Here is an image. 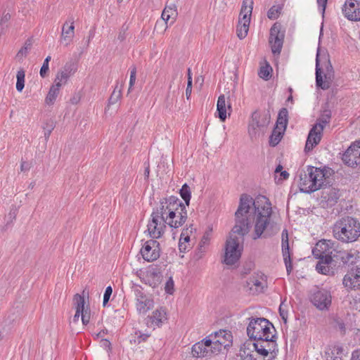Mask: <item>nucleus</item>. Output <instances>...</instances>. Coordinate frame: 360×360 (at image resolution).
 <instances>
[{
  "mask_svg": "<svg viewBox=\"0 0 360 360\" xmlns=\"http://www.w3.org/2000/svg\"><path fill=\"white\" fill-rule=\"evenodd\" d=\"M271 204L264 195L253 199L247 194H242L238 207L235 213V225L226 240L224 262L228 265L235 264L241 256L243 236L254 226L253 239L260 238L271 224Z\"/></svg>",
  "mask_w": 360,
  "mask_h": 360,
  "instance_id": "nucleus-1",
  "label": "nucleus"
},
{
  "mask_svg": "<svg viewBox=\"0 0 360 360\" xmlns=\"http://www.w3.org/2000/svg\"><path fill=\"white\" fill-rule=\"evenodd\" d=\"M159 209L162 213V221L171 228L181 226L188 217L186 205L175 196L162 200Z\"/></svg>",
  "mask_w": 360,
  "mask_h": 360,
  "instance_id": "nucleus-2",
  "label": "nucleus"
},
{
  "mask_svg": "<svg viewBox=\"0 0 360 360\" xmlns=\"http://www.w3.org/2000/svg\"><path fill=\"white\" fill-rule=\"evenodd\" d=\"M333 235L342 243L355 242L360 237V221L352 217H342L333 225Z\"/></svg>",
  "mask_w": 360,
  "mask_h": 360,
  "instance_id": "nucleus-3",
  "label": "nucleus"
},
{
  "mask_svg": "<svg viewBox=\"0 0 360 360\" xmlns=\"http://www.w3.org/2000/svg\"><path fill=\"white\" fill-rule=\"evenodd\" d=\"M276 330L273 324L264 318H252L247 327V334L253 340L262 338H275Z\"/></svg>",
  "mask_w": 360,
  "mask_h": 360,
  "instance_id": "nucleus-4",
  "label": "nucleus"
},
{
  "mask_svg": "<svg viewBox=\"0 0 360 360\" xmlns=\"http://www.w3.org/2000/svg\"><path fill=\"white\" fill-rule=\"evenodd\" d=\"M319 52L317 51L316 58V86L323 90L328 89L334 79L333 68L328 58L320 63Z\"/></svg>",
  "mask_w": 360,
  "mask_h": 360,
  "instance_id": "nucleus-5",
  "label": "nucleus"
},
{
  "mask_svg": "<svg viewBox=\"0 0 360 360\" xmlns=\"http://www.w3.org/2000/svg\"><path fill=\"white\" fill-rule=\"evenodd\" d=\"M253 0H243L240 12L238 23L236 28L237 36L244 39L248 32L250 17L253 9Z\"/></svg>",
  "mask_w": 360,
  "mask_h": 360,
  "instance_id": "nucleus-6",
  "label": "nucleus"
},
{
  "mask_svg": "<svg viewBox=\"0 0 360 360\" xmlns=\"http://www.w3.org/2000/svg\"><path fill=\"white\" fill-rule=\"evenodd\" d=\"M276 338V337L275 338H269L266 336L262 338V339L255 340V342L252 344V347L264 359L268 357L266 360H270L275 356L276 352L278 351Z\"/></svg>",
  "mask_w": 360,
  "mask_h": 360,
  "instance_id": "nucleus-7",
  "label": "nucleus"
},
{
  "mask_svg": "<svg viewBox=\"0 0 360 360\" xmlns=\"http://www.w3.org/2000/svg\"><path fill=\"white\" fill-rule=\"evenodd\" d=\"M270 122V116L267 113L255 111L252 115L248 125V133L252 139L262 133Z\"/></svg>",
  "mask_w": 360,
  "mask_h": 360,
  "instance_id": "nucleus-8",
  "label": "nucleus"
},
{
  "mask_svg": "<svg viewBox=\"0 0 360 360\" xmlns=\"http://www.w3.org/2000/svg\"><path fill=\"white\" fill-rule=\"evenodd\" d=\"M212 340L213 349L217 353H219L222 349H226L232 345L233 336L229 330H220L208 335Z\"/></svg>",
  "mask_w": 360,
  "mask_h": 360,
  "instance_id": "nucleus-9",
  "label": "nucleus"
},
{
  "mask_svg": "<svg viewBox=\"0 0 360 360\" xmlns=\"http://www.w3.org/2000/svg\"><path fill=\"white\" fill-rule=\"evenodd\" d=\"M161 212L158 208L155 211H154L151 214V219L149 221L148 224V232L151 238H160L166 228V224L163 221H162V215Z\"/></svg>",
  "mask_w": 360,
  "mask_h": 360,
  "instance_id": "nucleus-10",
  "label": "nucleus"
},
{
  "mask_svg": "<svg viewBox=\"0 0 360 360\" xmlns=\"http://www.w3.org/2000/svg\"><path fill=\"white\" fill-rule=\"evenodd\" d=\"M307 171H309L310 178L312 180L314 191L321 189L323 186H325L326 184L327 179L331 175V169L326 167L320 168L308 166Z\"/></svg>",
  "mask_w": 360,
  "mask_h": 360,
  "instance_id": "nucleus-11",
  "label": "nucleus"
},
{
  "mask_svg": "<svg viewBox=\"0 0 360 360\" xmlns=\"http://www.w3.org/2000/svg\"><path fill=\"white\" fill-rule=\"evenodd\" d=\"M310 300L319 310H328L332 303V295L326 289H318L311 294Z\"/></svg>",
  "mask_w": 360,
  "mask_h": 360,
  "instance_id": "nucleus-12",
  "label": "nucleus"
},
{
  "mask_svg": "<svg viewBox=\"0 0 360 360\" xmlns=\"http://www.w3.org/2000/svg\"><path fill=\"white\" fill-rule=\"evenodd\" d=\"M285 34L281 31V25L276 22L270 30L269 43L271 46V51L274 55L281 53Z\"/></svg>",
  "mask_w": 360,
  "mask_h": 360,
  "instance_id": "nucleus-13",
  "label": "nucleus"
},
{
  "mask_svg": "<svg viewBox=\"0 0 360 360\" xmlns=\"http://www.w3.org/2000/svg\"><path fill=\"white\" fill-rule=\"evenodd\" d=\"M135 305L139 314L145 315L154 306L153 300L144 294L142 290L136 287L134 289Z\"/></svg>",
  "mask_w": 360,
  "mask_h": 360,
  "instance_id": "nucleus-14",
  "label": "nucleus"
},
{
  "mask_svg": "<svg viewBox=\"0 0 360 360\" xmlns=\"http://www.w3.org/2000/svg\"><path fill=\"white\" fill-rule=\"evenodd\" d=\"M207 337L200 342H198L192 347V354L196 358L208 357L212 354H217V352L212 348L213 345Z\"/></svg>",
  "mask_w": 360,
  "mask_h": 360,
  "instance_id": "nucleus-15",
  "label": "nucleus"
},
{
  "mask_svg": "<svg viewBox=\"0 0 360 360\" xmlns=\"http://www.w3.org/2000/svg\"><path fill=\"white\" fill-rule=\"evenodd\" d=\"M141 254L147 262H153L158 259L160 255L159 243L154 239L146 241L141 249Z\"/></svg>",
  "mask_w": 360,
  "mask_h": 360,
  "instance_id": "nucleus-16",
  "label": "nucleus"
},
{
  "mask_svg": "<svg viewBox=\"0 0 360 360\" xmlns=\"http://www.w3.org/2000/svg\"><path fill=\"white\" fill-rule=\"evenodd\" d=\"M342 161L349 167L360 166V141L353 143L345 152Z\"/></svg>",
  "mask_w": 360,
  "mask_h": 360,
  "instance_id": "nucleus-17",
  "label": "nucleus"
},
{
  "mask_svg": "<svg viewBox=\"0 0 360 360\" xmlns=\"http://www.w3.org/2000/svg\"><path fill=\"white\" fill-rule=\"evenodd\" d=\"M266 285V276L262 273L254 274L247 281V287L252 293L263 292Z\"/></svg>",
  "mask_w": 360,
  "mask_h": 360,
  "instance_id": "nucleus-18",
  "label": "nucleus"
},
{
  "mask_svg": "<svg viewBox=\"0 0 360 360\" xmlns=\"http://www.w3.org/2000/svg\"><path fill=\"white\" fill-rule=\"evenodd\" d=\"M343 285L350 290L360 289V267L352 268L343 278Z\"/></svg>",
  "mask_w": 360,
  "mask_h": 360,
  "instance_id": "nucleus-19",
  "label": "nucleus"
},
{
  "mask_svg": "<svg viewBox=\"0 0 360 360\" xmlns=\"http://www.w3.org/2000/svg\"><path fill=\"white\" fill-rule=\"evenodd\" d=\"M322 127L319 124H315L311 129L305 144L306 152L311 150L314 147L319 143L322 137Z\"/></svg>",
  "mask_w": 360,
  "mask_h": 360,
  "instance_id": "nucleus-20",
  "label": "nucleus"
},
{
  "mask_svg": "<svg viewBox=\"0 0 360 360\" xmlns=\"http://www.w3.org/2000/svg\"><path fill=\"white\" fill-rule=\"evenodd\" d=\"M345 16L349 20H360V1H347L343 8Z\"/></svg>",
  "mask_w": 360,
  "mask_h": 360,
  "instance_id": "nucleus-21",
  "label": "nucleus"
},
{
  "mask_svg": "<svg viewBox=\"0 0 360 360\" xmlns=\"http://www.w3.org/2000/svg\"><path fill=\"white\" fill-rule=\"evenodd\" d=\"M335 242L331 240H321L312 250L315 257H323L325 255H330Z\"/></svg>",
  "mask_w": 360,
  "mask_h": 360,
  "instance_id": "nucleus-22",
  "label": "nucleus"
},
{
  "mask_svg": "<svg viewBox=\"0 0 360 360\" xmlns=\"http://www.w3.org/2000/svg\"><path fill=\"white\" fill-rule=\"evenodd\" d=\"M75 70L74 64L70 62L67 63L64 67L58 72L54 80V84L60 87L65 85L69 77L75 72Z\"/></svg>",
  "mask_w": 360,
  "mask_h": 360,
  "instance_id": "nucleus-23",
  "label": "nucleus"
},
{
  "mask_svg": "<svg viewBox=\"0 0 360 360\" xmlns=\"http://www.w3.org/2000/svg\"><path fill=\"white\" fill-rule=\"evenodd\" d=\"M231 111L232 108L229 101L226 100L224 95L219 96L217 103V112L220 120L224 122L227 117V115H230Z\"/></svg>",
  "mask_w": 360,
  "mask_h": 360,
  "instance_id": "nucleus-24",
  "label": "nucleus"
},
{
  "mask_svg": "<svg viewBox=\"0 0 360 360\" xmlns=\"http://www.w3.org/2000/svg\"><path fill=\"white\" fill-rule=\"evenodd\" d=\"M282 237V252L283 260L286 266L288 274H290L292 269V262L290 259V253L289 250L288 233L287 230H283L281 234Z\"/></svg>",
  "mask_w": 360,
  "mask_h": 360,
  "instance_id": "nucleus-25",
  "label": "nucleus"
},
{
  "mask_svg": "<svg viewBox=\"0 0 360 360\" xmlns=\"http://www.w3.org/2000/svg\"><path fill=\"white\" fill-rule=\"evenodd\" d=\"M298 186L302 192L307 193L314 192L312 180L310 178L309 171H307V169L300 172Z\"/></svg>",
  "mask_w": 360,
  "mask_h": 360,
  "instance_id": "nucleus-26",
  "label": "nucleus"
},
{
  "mask_svg": "<svg viewBox=\"0 0 360 360\" xmlns=\"http://www.w3.org/2000/svg\"><path fill=\"white\" fill-rule=\"evenodd\" d=\"M345 349L339 344L329 345L325 351L326 360H342Z\"/></svg>",
  "mask_w": 360,
  "mask_h": 360,
  "instance_id": "nucleus-27",
  "label": "nucleus"
},
{
  "mask_svg": "<svg viewBox=\"0 0 360 360\" xmlns=\"http://www.w3.org/2000/svg\"><path fill=\"white\" fill-rule=\"evenodd\" d=\"M318 262L316 269V271L324 275H330L333 274L332 268L330 264L333 261L331 255H325L323 257H318Z\"/></svg>",
  "mask_w": 360,
  "mask_h": 360,
  "instance_id": "nucleus-28",
  "label": "nucleus"
},
{
  "mask_svg": "<svg viewBox=\"0 0 360 360\" xmlns=\"http://www.w3.org/2000/svg\"><path fill=\"white\" fill-rule=\"evenodd\" d=\"M176 16L177 10L174 4L165 6L161 15V18L165 23V29L167 28V24L169 20H171L169 22L170 25L174 22Z\"/></svg>",
  "mask_w": 360,
  "mask_h": 360,
  "instance_id": "nucleus-29",
  "label": "nucleus"
},
{
  "mask_svg": "<svg viewBox=\"0 0 360 360\" xmlns=\"http://www.w3.org/2000/svg\"><path fill=\"white\" fill-rule=\"evenodd\" d=\"M150 319L153 324L156 326H161L167 320V311L164 307H159L153 311Z\"/></svg>",
  "mask_w": 360,
  "mask_h": 360,
  "instance_id": "nucleus-30",
  "label": "nucleus"
},
{
  "mask_svg": "<svg viewBox=\"0 0 360 360\" xmlns=\"http://www.w3.org/2000/svg\"><path fill=\"white\" fill-rule=\"evenodd\" d=\"M75 26L73 22L64 24L62 31L61 43L68 46L72 41L74 37Z\"/></svg>",
  "mask_w": 360,
  "mask_h": 360,
  "instance_id": "nucleus-31",
  "label": "nucleus"
},
{
  "mask_svg": "<svg viewBox=\"0 0 360 360\" xmlns=\"http://www.w3.org/2000/svg\"><path fill=\"white\" fill-rule=\"evenodd\" d=\"M334 257H335L337 259H340L344 264H352L356 259V251L353 250L339 251Z\"/></svg>",
  "mask_w": 360,
  "mask_h": 360,
  "instance_id": "nucleus-32",
  "label": "nucleus"
},
{
  "mask_svg": "<svg viewBox=\"0 0 360 360\" xmlns=\"http://www.w3.org/2000/svg\"><path fill=\"white\" fill-rule=\"evenodd\" d=\"M250 347H252V344L245 345L243 348H242L240 351V356L243 360H260L258 359L257 352L256 350H252Z\"/></svg>",
  "mask_w": 360,
  "mask_h": 360,
  "instance_id": "nucleus-33",
  "label": "nucleus"
},
{
  "mask_svg": "<svg viewBox=\"0 0 360 360\" xmlns=\"http://www.w3.org/2000/svg\"><path fill=\"white\" fill-rule=\"evenodd\" d=\"M210 240V233L208 232H206L203 235V236L199 243L198 250V252L196 253V256H197L198 259L202 258V257L204 255V253L205 252L206 249H207V246L209 245Z\"/></svg>",
  "mask_w": 360,
  "mask_h": 360,
  "instance_id": "nucleus-34",
  "label": "nucleus"
},
{
  "mask_svg": "<svg viewBox=\"0 0 360 360\" xmlns=\"http://www.w3.org/2000/svg\"><path fill=\"white\" fill-rule=\"evenodd\" d=\"M284 131L285 129H280V127L276 126L275 127L269 139V143L271 146H275L280 142Z\"/></svg>",
  "mask_w": 360,
  "mask_h": 360,
  "instance_id": "nucleus-35",
  "label": "nucleus"
},
{
  "mask_svg": "<svg viewBox=\"0 0 360 360\" xmlns=\"http://www.w3.org/2000/svg\"><path fill=\"white\" fill-rule=\"evenodd\" d=\"M288 114L286 108H282L278 112L276 126L280 127L281 129H285L288 123Z\"/></svg>",
  "mask_w": 360,
  "mask_h": 360,
  "instance_id": "nucleus-36",
  "label": "nucleus"
},
{
  "mask_svg": "<svg viewBox=\"0 0 360 360\" xmlns=\"http://www.w3.org/2000/svg\"><path fill=\"white\" fill-rule=\"evenodd\" d=\"M60 88V86H56L55 84L51 86L46 96V105L53 104L55 102L59 94Z\"/></svg>",
  "mask_w": 360,
  "mask_h": 360,
  "instance_id": "nucleus-37",
  "label": "nucleus"
},
{
  "mask_svg": "<svg viewBox=\"0 0 360 360\" xmlns=\"http://www.w3.org/2000/svg\"><path fill=\"white\" fill-rule=\"evenodd\" d=\"M73 304H74L76 311H79V312H83L84 311H86V308H85V306H84V304H85L84 298L81 295L76 294L74 296Z\"/></svg>",
  "mask_w": 360,
  "mask_h": 360,
  "instance_id": "nucleus-38",
  "label": "nucleus"
},
{
  "mask_svg": "<svg viewBox=\"0 0 360 360\" xmlns=\"http://www.w3.org/2000/svg\"><path fill=\"white\" fill-rule=\"evenodd\" d=\"M179 193L181 197L185 201L186 205L188 206L191 197V191L190 187L186 184H184L182 186Z\"/></svg>",
  "mask_w": 360,
  "mask_h": 360,
  "instance_id": "nucleus-39",
  "label": "nucleus"
},
{
  "mask_svg": "<svg viewBox=\"0 0 360 360\" xmlns=\"http://www.w3.org/2000/svg\"><path fill=\"white\" fill-rule=\"evenodd\" d=\"M148 281L146 283H148L150 286L155 288L156 287L160 282V276L155 272H150L147 274Z\"/></svg>",
  "mask_w": 360,
  "mask_h": 360,
  "instance_id": "nucleus-40",
  "label": "nucleus"
},
{
  "mask_svg": "<svg viewBox=\"0 0 360 360\" xmlns=\"http://www.w3.org/2000/svg\"><path fill=\"white\" fill-rule=\"evenodd\" d=\"M25 73L22 69H20L17 72V82L16 89L18 91L21 92L25 86Z\"/></svg>",
  "mask_w": 360,
  "mask_h": 360,
  "instance_id": "nucleus-41",
  "label": "nucleus"
},
{
  "mask_svg": "<svg viewBox=\"0 0 360 360\" xmlns=\"http://www.w3.org/2000/svg\"><path fill=\"white\" fill-rule=\"evenodd\" d=\"M281 8L279 6H273L268 11L267 16L271 20H275L278 18L281 13Z\"/></svg>",
  "mask_w": 360,
  "mask_h": 360,
  "instance_id": "nucleus-42",
  "label": "nucleus"
},
{
  "mask_svg": "<svg viewBox=\"0 0 360 360\" xmlns=\"http://www.w3.org/2000/svg\"><path fill=\"white\" fill-rule=\"evenodd\" d=\"M122 96V91L121 89H117V86H116L112 91L110 98H109V104L112 105L116 103L121 98Z\"/></svg>",
  "mask_w": 360,
  "mask_h": 360,
  "instance_id": "nucleus-43",
  "label": "nucleus"
},
{
  "mask_svg": "<svg viewBox=\"0 0 360 360\" xmlns=\"http://www.w3.org/2000/svg\"><path fill=\"white\" fill-rule=\"evenodd\" d=\"M272 70V68L270 65H266L265 66H262L260 68L259 75L261 78L268 80L270 77V72Z\"/></svg>",
  "mask_w": 360,
  "mask_h": 360,
  "instance_id": "nucleus-44",
  "label": "nucleus"
},
{
  "mask_svg": "<svg viewBox=\"0 0 360 360\" xmlns=\"http://www.w3.org/2000/svg\"><path fill=\"white\" fill-rule=\"evenodd\" d=\"M279 313L282 320L285 323L288 321V306L287 304L282 302L279 306Z\"/></svg>",
  "mask_w": 360,
  "mask_h": 360,
  "instance_id": "nucleus-45",
  "label": "nucleus"
},
{
  "mask_svg": "<svg viewBox=\"0 0 360 360\" xmlns=\"http://www.w3.org/2000/svg\"><path fill=\"white\" fill-rule=\"evenodd\" d=\"M174 283L172 277H170L165 283V290L167 293L172 295L174 292Z\"/></svg>",
  "mask_w": 360,
  "mask_h": 360,
  "instance_id": "nucleus-46",
  "label": "nucleus"
},
{
  "mask_svg": "<svg viewBox=\"0 0 360 360\" xmlns=\"http://www.w3.org/2000/svg\"><path fill=\"white\" fill-rule=\"evenodd\" d=\"M136 78V68H133L130 72L129 87L128 89V92H130L132 86L135 84Z\"/></svg>",
  "mask_w": 360,
  "mask_h": 360,
  "instance_id": "nucleus-47",
  "label": "nucleus"
},
{
  "mask_svg": "<svg viewBox=\"0 0 360 360\" xmlns=\"http://www.w3.org/2000/svg\"><path fill=\"white\" fill-rule=\"evenodd\" d=\"M112 289L111 286H108L105 288V293L103 295V305L105 307L109 301L110 295H112Z\"/></svg>",
  "mask_w": 360,
  "mask_h": 360,
  "instance_id": "nucleus-48",
  "label": "nucleus"
},
{
  "mask_svg": "<svg viewBox=\"0 0 360 360\" xmlns=\"http://www.w3.org/2000/svg\"><path fill=\"white\" fill-rule=\"evenodd\" d=\"M91 318L90 311L88 308L86 309V311L82 312V321L84 325H86L89 323Z\"/></svg>",
  "mask_w": 360,
  "mask_h": 360,
  "instance_id": "nucleus-49",
  "label": "nucleus"
},
{
  "mask_svg": "<svg viewBox=\"0 0 360 360\" xmlns=\"http://www.w3.org/2000/svg\"><path fill=\"white\" fill-rule=\"evenodd\" d=\"M330 115H326L318 120L316 124H319L322 127V131H323L326 125L329 122Z\"/></svg>",
  "mask_w": 360,
  "mask_h": 360,
  "instance_id": "nucleus-50",
  "label": "nucleus"
},
{
  "mask_svg": "<svg viewBox=\"0 0 360 360\" xmlns=\"http://www.w3.org/2000/svg\"><path fill=\"white\" fill-rule=\"evenodd\" d=\"M330 115H326L318 120L316 124H319L322 127V131H323L326 125L329 122Z\"/></svg>",
  "mask_w": 360,
  "mask_h": 360,
  "instance_id": "nucleus-51",
  "label": "nucleus"
},
{
  "mask_svg": "<svg viewBox=\"0 0 360 360\" xmlns=\"http://www.w3.org/2000/svg\"><path fill=\"white\" fill-rule=\"evenodd\" d=\"M30 44H27V42L25 43V46L22 48H21L19 51L17 53V58H23L24 56H26L27 53V46H30Z\"/></svg>",
  "mask_w": 360,
  "mask_h": 360,
  "instance_id": "nucleus-52",
  "label": "nucleus"
},
{
  "mask_svg": "<svg viewBox=\"0 0 360 360\" xmlns=\"http://www.w3.org/2000/svg\"><path fill=\"white\" fill-rule=\"evenodd\" d=\"M179 248L180 252H185L191 248V244L184 243L179 240Z\"/></svg>",
  "mask_w": 360,
  "mask_h": 360,
  "instance_id": "nucleus-53",
  "label": "nucleus"
},
{
  "mask_svg": "<svg viewBox=\"0 0 360 360\" xmlns=\"http://www.w3.org/2000/svg\"><path fill=\"white\" fill-rule=\"evenodd\" d=\"M316 1H317V4L321 11V13L323 15L325 13L328 0H316Z\"/></svg>",
  "mask_w": 360,
  "mask_h": 360,
  "instance_id": "nucleus-54",
  "label": "nucleus"
},
{
  "mask_svg": "<svg viewBox=\"0 0 360 360\" xmlns=\"http://www.w3.org/2000/svg\"><path fill=\"white\" fill-rule=\"evenodd\" d=\"M192 92V78H188L187 86L186 89V96L187 99H189Z\"/></svg>",
  "mask_w": 360,
  "mask_h": 360,
  "instance_id": "nucleus-55",
  "label": "nucleus"
},
{
  "mask_svg": "<svg viewBox=\"0 0 360 360\" xmlns=\"http://www.w3.org/2000/svg\"><path fill=\"white\" fill-rule=\"evenodd\" d=\"M11 19V15L9 13H4L2 17L0 19V25H4L8 22Z\"/></svg>",
  "mask_w": 360,
  "mask_h": 360,
  "instance_id": "nucleus-56",
  "label": "nucleus"
},
{
  "mask_svg": "<svg viewBox=\"0 0 360 360\" xmlns=\"http://www.w3.org/2000/svg\"><path fill=\"white\" fill-rule=\"evenodd\" d=\"M30 169V163L26 161L22 160L20 165V171L22 172H25L29 171Z\"/></svg>",
  "mask_w": 360,
  "mask_h": 360,
  "instance_id": "nucleus-57",
  "label": "nucleus"
},
{
  "mask_svg": "<svg viewBox=\"0 0 360 360\" xmlns=\"http://www.w3.org/2000/svg\"><path fill=\"white\" fill-rule=\"evenodd\" d=\"M193 225L191 224L189 226L183 229L181 233H186L185 235L186 236H190V237L191 236V235L193 234Z\"/></svg>",
  "mask_w": 360,
  "mask_h": 360,
  "instance_id": "nucleus-58",
  "label": "nucleus"
},
{
  "mask_svg": "<svg viewBox=\"0 0 360 360\" xmlns=\"http://www.w3.org/2000/svg\"><path fill=\"white\" fill-rule=\"evenodd\" d=\"M186 233H181L179 240L184 243L191 244V238L190 236H186Z\"/></svg>",
  "mask_w": 360,
  "mask_h": 360,
  "instance_id": "nucleus-59",
  "label": "nucleus"
},
{
  "mask_svg": "<svg viewBox=\"0 0 360 360\" xmlns=\"http://www.w3.org/2000/svg\"><path fill=\"white\" fill-rule=\"evenodd\" d=\"M81 96L79 94H75L70 99L72 104H77L80 101Z\"/></svg>",
  "mask_w": 360,
  "mask_h": 360,
  "instance_id": "nucleus-60",
  "label": "nucleus"
},
{
  "mask_svg": "<svg viewBox=\"0 0 360 360\" xmlns=\"http://www.w3.org/2000/svg\"><path fill=\"white\" fill-rule=\"evenodd\" d=\"M351 360H360V349L353 352Z\"/></svg>",
  "mask_w": 360,
  "mask_h": 360,
  "instance_id": "nucleus-61",
  "label": "nucleus"
},
{
  "mask_svg": "<svg viewBox=\"0 0 360 360\" xmlns=\"http://www.w3.org/2000/svg\"><path fill=\"white\" fill-rule=\"evenodd\" d=\"M82 316V312L76 311L75 314L73 317V321L77 322L79 321V316Z\"/></svg>",
  "mask_w": 360,
  "mask_h": 360,
  "instance_id": "nucleus-62",
  "label": "nucleus"
},
{
  "mask_svg": "<svg viewBox=\"0 0 360 360\" xmlns=\"http://www.w3.org/2000/svg\"><path fill=\"white\" fill-rule=\"evenodd\" d=\"M40 75L41 77H45V61L42 64L41 69H40Z\"/></svg>",
  "mask_w": 360,
  "mask_h": 360,
  "instance_id": "nucleus-63",
  "label": "nucleus"
},
{
  "mask_svg": "<svg viewBox=\"0 0 360 360\" xmlns=\"http://www.w3.org/2000/svg\"><path fill=\"white\" fill-rule=\"evenodd\" d=\"M281 176L282 179H287L289 176V174L286 171H282L281 172Z\"/></svg>",
  "mask_w": 360,
  "mask_h": 360,
  "instance_id": "nucleus-64",
  "label": "nucleus"
}]
</instances>
